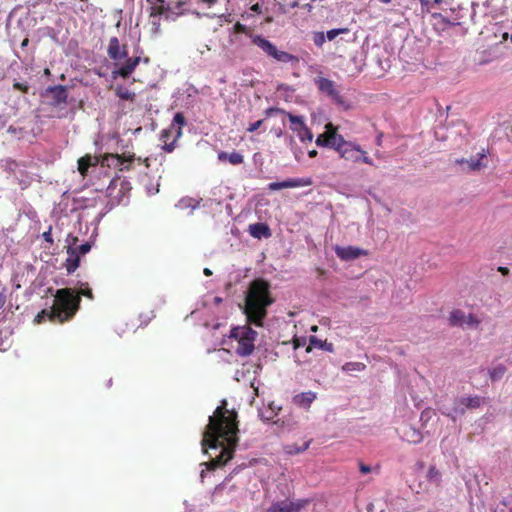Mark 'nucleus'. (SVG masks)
<instances>
[{
	"mask_svg": "<svg viewBox=\"0 0 512 512\" xmlns=\"http://www.w3.org/2000/svg\"><path fill=\"white\" fill-rule=\"evenodd\" d=\"M45 319L50 320V309H43L40 311L35 317V322L39 324L45 321Z\"/></svg>",
	"mask_w": 512,
	"mask_h": 512,
	"instance_id": "41",
	"label": "nucleus"
},
{
	"mask_svg": "<svg viewBox=\"0 0 512 512\" xmlns=\"http://www.w3.org/2000/svg\"><path fill=\"white\" fill-rule=\"evenodd\" d=\"M107 55L115 62H118L128 56L127 45H120L117 37H111L108 43Z\"/></svg>",
	"mask_w": 512,
	"mask_h": 512,
	"instance_id": "13",
	"label": "nucleus"
},
{
	"mask_svg": "<svg viewBox=\"0 0 512 512\" xmlns=\"http://www.w3.org/2000/svg\"><path fill=\"white\" fill-rule=\"evenodd\" d=\"M94 165L92 163V157L90 155H86L81 157L78 160V170L82 176H86L88 169L90 166Z\"/></svg>",
	"mask_w": 512,
	"mask_h": 512,
	"instance_id": "31",
	"label": "nucleus"
},
{
	"mask_svg": "<svg viewBox=\"0 0 512 512\" xmlns=\"http://www.w3.org/2000/svg\"><path fill=\"white\" fill-rule=\"evenodd\" d=\"M74 248L77 249V251L79 252V254L82 256V255H85L87 252L90 251L91 249V244L89 242H85L79 246H75L74 245Z\"/></svg>",
	"mask_w": 512,
	"mask_h": 512,
	"instance_id": "44",
	"label": "nucleus"
},
{
	"mask_svg": "<svg viewBox=\"0 0 512 512\" xmlns=\"http://www.w3.org/2000/svg\"><path fill=\"white\" fill-rule=\"evenodd\" d=\"M82 286H85L84 288L81 287L77 292H75V295H78L80 298L81 296H85L89 299H94V295L92 293V290L88 287V284H82Z\"/></svg>",
	"mask_w": 512,
	"mask_h": 512,
	"instance_id": "38",
	"label": "nucleus"
},
{
	"mask_svg": "<svg viewBox=\"0 0 512 512\" xmlns=\"http://www.w3.org/2000/svg\"><path fill=\"white\" fill-rule=\"evenodd\" d=\"M203 272H204V274H205L206 276H211V275H212V271H211L209 268H205V269L203 270Z\"/></svg>",
	"mask_w": 512,
	"mask_h": 512,
	"instance_id": "56",
	"label": "nucleus"
},
{
	"mask_svg": "<svg viewBox=\"0 0 512 512\" xmlns=\"http://www.w3.org/2000/svg\"><path fill=\"white\" fill-rule=\"evenodd\" d=\"M227 405V400L223 399L209 416L203 432L201 446L203 452L209 456L206 463L208 470L224 466L233 458L238 446V415L235 410H229Z\"/></svg>",
	"mask_w": 512,
	"mask_h": 512,
	"instance_id": "1",
	"label": "nucleus"
},
{
	"mask_svg": "<svg viewBox=\"0 0 512 512\" xmlns=\"http://www.w3.org/2000/svg\"><path fill=\"white\" fill-rule=\"evenodd\" d=\"M495 512H512V495L504 498L501 504L497 507Z\"/></svg>",
	"mask_w": 512,
	"mask_h": 512,
	"instance_id": "34",
	"label": "nucleus"
},
{
	"mask_svg": "<svg viewBox=\"0 0 512 512\" xmlns=\"http://www.w3.org/2000/svg\"><path fill=\"white\" fill-rule=\"evenodd\" d=\"M140 61L141 57L139 56L127 58L122 66L112 71L113 79H116L117 77H121L123 79L129 78L139 65Z\"/></svg>",
	"mask_w": 512,
	"mask_h": 512,
	"instance_id": "15",
	"label": "nucleus"
},
{
	"mask_svg": "<svg viewBox=\"0 0 512 512\" xmlns=\"http://www.w3.org/2000/svg\"><path fill=\"white\" fill-rule=\"evenodd\" d=\"M81 299L71 288L56 291L54 303L50 308V321L65 323L73 319L80 308Z\"/></svg>",
	"mask_w": 512,
	"mask_h": 512,
	"instance_id": "3",
	"label": "nucleus"
},
{
	"mask_svg": "<svg viewBox=\"0 0 512 512\" xmlns=\"http://www.w3.org/2000/svg\"><path fill=\"white\" fill-rule=\"evenodd\" d=\"M342 135L337 133V128L332 123L325 125V131L318 135L316 145L320 147L332 148L337 150V144L340 143Z\"/></svg>",
	"mask_w": 512,
	"mask_h": 512,
	"instance_id": "9",
	"label": "nucleus"
},
{
	"mask_svg": "<svg viewBox=\"0 0 512 512\" xmlns=\"http://www.w3.org/2000/svg\"><path fill=\"white\" fill-rule=\"evenodd\" d=\"M172 129H164L161 132V139L164 142L163 150L170 153L175 149V143L178 139L173 138L171 142H168L169 138L172 136Z\"/></svg>",
	"mask_w": 512,
	"mask_h": 512,
	"instance_id": "25",
	"label": "nucleus"
},
{
	"mask_svg": "<svg viewBox=\"0 0 512 512\" xmlns=\"http://www.w3.org/2000/svg\"><path fill=\"white\" fill-rule=\"evenodd\" d=\"M310 503L309 499L282 500L274 502L266 512H300Z\"/></svg>",
	"mask_w": 512,
	"mask_h": 512,
	"instance_id": "10",
	"label": "nucleus"
},
{
	"mask_svg": "<svg viewBox=\"0 0 512 512\" xmlns=\"http://www.w3.org/2000/svg\"><path fill=\"white\" fill-rule=\"evenodd\" d=\"M335 253L343 261H351L368 255V251L354 246H336Z\"/></svg>",
	"mask_w": 512,
	"mask_h": 512,
	"instance_id": "14",
	"label": "nucleus"
},
{
	"mask_svg": "<svg viewBox=\"0 0 512 512\" xmlns=\"http://www.w3.org/2000/svg\"><path fill=\"white\" fill-rule=\"evenodd\" d=\"M42 237H43V238H44V240H45L46 242H48L50 245H52V244H53V239H52V235H51V226H49L48 231L43 232Z\"/></svg>",
	"mask_w": 512,
	"mask_h": 512,
	"instance_id": "48",
	"label": "nucleus"
},
{
	"mask_svg": "<svg viewBox=\"0 0 512 512\" xmlns=\"http://www.w3.org/2000/svg\"><path fill=\"white\" fill-rule=\"evenodd\" d=\"M132 187L129 181L126 179L116 176L111 181L107 188L108 194L113 199L121 202L131 191Z\"/></svg>",
	"mask_w": 512,
	"mask_h": 512,
	"instance_id": "11",
	"label": "nucleus"
},
{
	"mask_svg": "<svg viewBox=\"0 0 512 512\" xmlns=\"http://www.w3.org/2000/svg\"><path fill=\"white\" fill-rule=\"evenodd\" d=\"M308 155L310 158H314L317 156V151L316 150H311L308 152Z\"/></svg>",
	"mask_w": 512,
	"mask_h": 512,
	"instance_id": "55",
	"label": "nucleus"
},
{
	"mask_svg": "<svg viewBox=\"0 0 512 512\" xmlns=\"http://www.w3.org/2000/svg\"><path fill=\"white\" fill-rule=\"evenodd\" d=\"M459 405L463 406L460 412L463 413L465 408L476 409L482 404V398L480 396H468L462 397L458 400Z\"/></svg>",
	"mask_w": 512,
	"mask_h": 512,
	"instance_id": "22",
	"label": "nucleus"
},
{
	"mask_svg": "<svg viewBox=\"0 0 512 512\" xmlns=\"http://www.w3.org/2000/svg\"><path fill=\"white\" fill-rule=\"evenodd\" d=\"M316 398L317 394L315 392L308 391L294 395L292 402L294 405L308 410Z\"/></svg>",
	"mask_w": 512,
	"mask_h": 512,
	"instance_id": "19",
	"label": "nucleus"
},
{
	"mask_svg": "<svg viewBox=\"0 0 512 512\" xmlns=\"http://www.w3.org/2000/svg\"><path fill=\"white\" fill-rule=\"evenodd\" d=\"M422 7H427V10H429L430 0H420Z\"/></svg>",
	"mask_w": 512,
	"mask_h": 512,
	"instance_id": "53",
	"label": "nucleus"
},
{
	"mask_svg": "<svg viewBox=\"0 0 512 512\" xmlns=\"http://www.w3.org/2000/svg\"><path fill=\"white\" fill-rule=\"evenodd\" d=\"M198 205H199V202L196 201L193 198H183V199H181L178 202L177 207L180 208V209H185V208H192V209H194Z\"/></svg>",
	"mask_w": 512,
	"mask_h": 512,
	"instance_id": "35",
	"label": "nucleus"
},
{
	"mask_svg": "<svg viewBox=\"0 0 512 512\" xmlns=\"http://www.w3.org/2000/svg\"><path fill=\"white\" fill-rule=\"evenodd\" d=\"M272 302L269 283L263 279L252 281L245 298L244 307L248 323L258 327L263 326V320L267 315V307Z\"/></svg>",
	"mask_w": 512,
	"mask_h": 512,
	"instance_id": "2",
	"label": "nucleus"
},
{
	"mask_svg": "<svg viewBox=\"0 0 512 512\" xmlns=\"http://www.w3.org/2000/svg\"><path fill=\"white\" fill-rule=\"evenodd\" d=\"M252 42L258 46L264 53L280 63H289L292 66H297L300 62L299 57L288 53L286 51L278 50L269 40L265 39L261 35L252 36Z\"/></svg>",
	"mask_w": 512,
	"mask_h": 512,
	"instance_id": "6",
	"label": "nucleus"
},
{
	"mask_svg": "<svg viewBox=\"0 0 512 512\" xmlns=\"http://www.w3.org/2000/svg\"><path fill=\"white\" fill-rule=\"evenodd\" d=\"M510 41H511V43H512V33H511V36H510Z\"/></svg>",
	"mask_w": 512,
	"mask_h": 512,
	"instance_id": "64",
	"label": "nucleus"
},
{
	"mask_svg": "<svg viewBox=\"0 0 512 512\" xmlns=\"http://www.w3.org/2000/svg\"><path fill=\"white\" fill-rule=\"evenodd\" d=\"M312 40L317 47H322L323 44L325 43L326 36L324 35L323 32H313Z\"/></svg>",
	"mask_w": 512,
	"mask_h": 512,
	"instance_id": "39",
	"label": "nucleus"
},
{
	"mask_svg": "<svg viewBox=\"0 0 512 512\" xmlns=\"http://www.w3.org/2000/svg\"><path fill=\"white\" fill-rule=\"evenodd\" d=\"M14 89L19 90L23 93H27L29 90V86L25 83L15 82L13 84Z\"/></svg>",
	"mask_w": 512,
	"mask_h": 512,
	"instance_id": "45",
	"label": "nucleus"
},
{
	"mask_svg": "<svg viewBox=\"0 0 512 512\" xmlns=\"http://www.w3.org/2000/svg\"><path fill=\"white\" fill-rule=\"evenodd\" d=\"M311 442H312V440H307L300 446L295 443L286 444L283 446V451L287 455H297V454H300V453L306 451L309 448Z\"/></svg>",
	"mask_w": 512,
	"mask_h": 512,
	"instance_id": "23",
	"label": "nucleus"
},
{
	"mask_svg": "<svg viewBox=\"0 0 512 512\" xmlns=\"http://www.w3.org/2000/svg\"><path fill=\"white\" fill-rule=\"evenodd\" d=\"M217 157L219 161L229 162L232 165H240L244 162V156L237 151H233L231 153L221 151L218 153Z\"/></svg>",
	"mask_w": 512,
	"mask_h": 512,
	"instance_id": "21",
	"label": "nucleus"
},
{
	"mask_svg": "<svg viewBox=\"0 0 512 512\" xmlns=\"http://www.w3.org/2000/svg\"><path fill=\"white\" fill-rule=\"evenodd\" d=\"M427 480L436 486H439L442 480L440 471L435 466H430L427 472Z\"/></svg>",
	"mask_w": 512,
	"mask_h": 512,
	"instance_id": "30",
	"label": "nucleus"
},
{
	"mask_svg": "<svg viewBox=\"0 0 512 512\" xmlns=\"http://www.w3.org/2000/svg\"><path fill=\"white\" fill-rule=\"evenodd\" d=\"M291 129L297 134L301 142H311L313 140V134L306 124L304 126L291 127Z\"/></svg>",
	"mask_w": 512,
	"mask_h": 512,
	"instance_id": "27",
	"label": "nucleus"
},
{
	"mask_svg": "<svg viewBox=\"0 0 512 512\" xmlns=\"http://www.w3.org/2000/svg\"><path fill=\"white\" fill-rule=\"evenodd\" d=\"M177 4H178V7H180L183 4H185V1L184 0H178Z\"/></svg>",
	"mask_w": 512,
	"mask_h": 512,
	"instance_id": "60",
	"label": "nucleus"
},
{
	"mask_svg": "<svg viewBox=\"0 0 512 512\" xmlns=\"http://www.w3.org/2000/svg\"><path fill=\"white\" fill-rule=\"evenodd\" d=\"M442 2H443V0H433V3H434V4H440V3H442Z\"/></svg>",
	"mask_w": 512,
	"mask_h": 512,
	"instance_id": "61",
	"label": "nucleus"
},
{
	"mask_svg": "<svg viewBox=\"0 0 512 512\" xmlns=\"http://www.w3.org/2000/svg\"><path fill=\"white\" fill-rule=\"evenodd\" d=\"M76 242H77V237H74L73 242L68 246V249H67L68 257L64 263V266H65L68 274L73 273L80 265L81 255L79 254L77 249L74 248V245H76Z\"/></svg>",
	"mask_w": 512,
	"mask_h": 512,
	"instance_id": "16",
	"label": "nucleus"
},
{
	"mask_svg": "<svg viewBox=\"0 0 512 512\" xmlns=\"http://www.w3.org/2000/svg\"><path fill=\"white\" fill-rule=\"evenodd\" d=\"M257 332L249 325L236 326L230 330L229 337L237 341L235 351L239 356H249L255 349Z\"/></svg>",
	"mask_w": 512,
	"mask_h": 512,
	"instance_id": "4",
	"label": "nucleus"
},
{
	"mask_svg": "<svg viewBox=\"0 0 512 512\" xmlns=\"http://www.w3.org/2000/svg\"><path fill=\"white\" fill-rule=\"evenodd\" d=\"M348 28L331 29L327 31L326 37L329 41L334 40L338 35L348 33Z\"/></svg>",
	"mask_w": 512,
	"mask_h": 512,
	"instance_id": "37",
	"label": "nucleus"
},
{
	"mask_svg": "<svg viewBox=\"0 0 512 512\" xmlns=\"http://www.w3.org/2000/svg\"><path fill=\"white\" fill-rule=\"evenodd\" d=\"M506 371V367L503 364H499L496 367L489 370V377L493 382L498 381L504 376Z\"/></svg>",
	"mask_w": 512,
	"mask_h": 512,
	"instance_id": "33",
	"label": "nucleus"
},
{
	"mask_svg": "<svg viewBox=\"0 0 512 512\" xmlns=\"http://www.w3.org/2000/svg\"><path fill=\"white\" fill-rule=\"evenodd\" d=\"M305 9H307L309 12L312 10L313 6L310 3H306L303 5Z\"/></svg>",
	"mask_w": 512,
	"mask_h": 512,
	"instance_id": "57",
	"label": "nucleus"
},
{
	"mask_svg": "<svg viewBox=\"0 0 512 512\" xmlns=\"http://www.w3.org/2000/svg\"><path fill=\"white\" fill-rule=\"evenodd\" d=\"M262 123H263V120H258L256 122L250 123L248 128H247V131L248 132H255L256 130H258L260 128Z\"/></svg>",
	"mask_w": 512,
	"mask_h": 512,
	"instance_id": "46",
	"label": "nucleus"
},
{
	"mask_svg": "<svg viewBox=\"0 0 512 512\" xmlns=\"http://www.w3.org/2000/svg\"><path fill=\"white\" fill-rule=\"evenodd\" d=\"M318 88L321 92L326 93L337 103L343 104V97L336 89L335 84L332 80H329L327 78H320L318 81Z\"/></svg>",
	"mask_w": 512,
	"mask_h": 512,
	"instance_id": "17",
	"label": "nucleus"
},
{
	"mask_svg": "<svg viewBox=\"0 0 512 512\" xmlns=\"http://www.w3.org/2000/svg\"><path fill=\"white\" fill-rule=\"evenodd\" d=\"M498 271H499L502 275H504V276H507V275H509V273H510L509 269H508L507 267H504V266H499V267H498Z\"/></svg>",
	"mask_w": 512,
	"mask_h": 512,
	"instance_id": "50",
	"label": "nucleus"
},
{
	"mask_svg": "<svg viewBox=\"0 0 512 512\" xmlns=\"http://www.w3.org/2000/svg\"><path fill=\"white\" fill-rule=\"evenodd\" d=\"M449 324L450 326H463L466 321L465 313L460 309H454L449 316Z\"/></svg>",
	"mask_w": 512,
	"mask_h": 512,
	"instance_id": "24",
	"label": "nucleus"
},
{
	"mask_svg": "<svg viewBox=\"0 0 512 512\" xmlns=\"http://www.w3.org/2000/svg\"><path fill=\"white\" fill-rule=\"evenodd\" d=\"M316 330H317V326H313L312 331H316Z\"/></svg>",
	"mask_w": 512,
	"mask_h": 512,
	"instance_id": "63",
	"label": "nucleus"
},
{
	"mask_svg": "<svg viewBox=\"0 0 512 512\" xmlns=\"http://www.w3.org/2000/svg\"><path fill=\"white\" fill-rule=\"evenodd\" d=\"M408 433L411 434L410 437L407 439L409 442H412V443H419V442H421L422 435L418 431H416L415 429L411 428L408 431Z\"/></svg>",
	"mask_w": 512,
	"mask_h": 512,
	"instance_id": "42",
	"label": "nucleus"
},
{
	"mask_svg": "<svg viewBox=\"0 0 512 512\" xmlns=\"http://www.w3.org/2000/svg\"><path fill=\"white\" fill-rule=\"evenodd\" d=\"M312 184L311 178H291L281 182H272L269 183L268 189L271 191H276L280 189L286 188H296V187H304L310 186Z\"/></svg>",
	"mask_w": 512,
	"mask_h": 512,
	"instance_id": "12",
	"label": "nucleus"
},
{
	"mask_svg": "<svg viewBox=\"0 0 512 512\" xmlns=\"http://www.w3.org/2000/svg\"><path fill=\"white\" fill-rule=\"evenodd\" d=\"M299 4H300V1H299V0H296V1H294L293 3H291V7H292V8H295V7L299 6Z\"/></svg>",
	"mask_w": 512,
	"mask_h": 512,
	"instance_id": "58",
	"label": "nucleus"
},
{
	"mask_svg": "<svg viewBox=\"0 0 512 512\" xmlns=\"http://www.w3.org/2000/svg\"><path fill=\"white\" fill-rule=\"evenodd\" d=\"M359 470L362 474H367L371 472V467L369 465H366L364 463L359 464Z\"/></svg>",
	"mask_w": 512,
	"mask_h": 512,
	"instance_id": "49",
	"label": "nucleus"
},
{
	"mask_svg": "<svg viewBox=\"0 0 512 512\" xmlns=\"http://www.w3.org/2000/svg\"><path fill=\"white\" fill-rule=\"evenodd\" d=\"M336 152L346 161H350L352 163L363 162L368 165H374L373 160L367 156L366 151L356 143L346 141L344 137H342L340 143L337 144Z\"/></svg>",
	"mask_w": 512,
	"mask_h": 512,
	"instance_id": "7",
	"label": "nucleus"
},
{
	"mask_svg": "<svg viewBox=\"0 0 512 512\" xmlns=\"http://www.w3.org/2000/svg\"><path fill=\"white\" fill-rule=\"evenodd\" d=\"M378 1L383 4H389V3H391L392 0H378Z\"/></svg>",
	"mask_w": 512,
	"mask_h": 512,
	"instance_id": "59",
	"label": "nucleus"
},
{
	"mask_svg": "<svg viewBox=\"0 0 512 512\" xmlns=\"http://www.w3.org/2000/svg\"><path fill=\"white\" fill-rule=\"evenodd\" d=\"M47 92L51 94L52 97V104L55 106H59L62 104H65L68 99V93L66 86L63 85H56L49 87L47 89Z\"/></svg>",
	"mask_w": 512,
	"mask_h": 512,
	"instance_id": "18",
	"label": "nucleus"
},
{
	"mask_svg": "<svg viewBox=\"0 0 512 512\" xmlns=\"http://www.w3.org/2000/svg\"><path fill=\"white\" fill-rule=\"evenodd\" d=\"M107 165L108 167H113L118 169L119 171H129L134 167L135 164L142 165L144 164L146 168L149 167V159L145 158L142 160L140 157L136 158L134 154L125 156L119 154H108L104 157L102 161V165Z\"/></svg>",
	"mask_w": 512,
	"mask_h": 512,
	"instance_id": "8",
	"label": "nucleus"
},
{
	"mask_svg": "<svg viewBox=\"0 0 512 512\" xmlns=\"http://www.w3.org/2000/svg\"><path fill=\"white\" fill-rule=\"evenodd\" d=\"M234 31L236 33H246L247 32V27L240 23V22H237L235 25H234Z\"/></svg>",
	"mask_w": 512,
	"mask_h": 512,
	"instance_id": "47",
	"label": "nucleus"
},
{
	"mask_svg": "<svg viewBox=\"0 0 512 512\" xmlns=\"http://www.w3.org/2000/svg\"><path fill=\"white\" fill-rule=\"evenodd\" d=\"M485 158V155L479 154L478 158H470L469 160L466 159H457L455 161L456 164L460 165L462 167V170L464 171H476L480 170L482 167H484V164L481 162L482 159Z\"/></svg>",
	"mask_w": 512,
	"mask_h": 512,
	"instance_id": "20",
	"label": "nucleus"
},
{
	"mask_svg": "<svg viewBox=\"0 0 512 512\" xmlns=\"http://www.w3.org/2000/svg\"><path fill=\"white\" fill-rule=\"evenodd\" d=\"M311 346L318 347L320 349H323V350H326V351H329V352L333 351V344L332 343H327L326 341H322V340L318 339L315 336H311V338H310V346L307 348V351L311 350Z\"/></svg>",
	"mask_w": 512,
	"mask_h": 512,
	"instance_id": "28",
	"label": "nucleus"
},
{
	"mask_svg": "<svg viewBox=\"0 0 512 512\" xmlns=\"http://www.w3.org/2000/svg\"><path fill=\"white\" fill-rule=\"evenodd\" d=\"M365 364L360 362H348L343 365L342 369L344 371L350 372V371H362L365 369Z\"/></svg>",
	"mask_w": 512,
	"mask_h": 512,
	"instance_id": "36",
	"label": "nucleus"
},
{
	"mask_svg": "<svg viewBox=\"0 0 512 512\" xmlns=\"http://www.w3.org/2000/svg\"><path fill=\"white\" fill-rule=\"evenodd\" d=\"M465 324H467L470 327H477L480 324V320L475 315L469 314L468 316H466Z\"/></svg>",
	"mask_w": 512,
	"mask_h": 512,
	"instance_id": "43",
	"label": "nucleus"
},
{
	"mask_svg": "<svg viewBox=\"0 0 512 512\" xmlns=\"http://www.w3.org/2000/svg\"><path fill=\"white\" fill-rule=\"evenodd\" d=\"M185 4L178 7V0H176L175 8L178 9V12H175L176 16L182 15L187 11L183 8L186 5L187 0H184ZM150 3L149 7V17L151 18V24L153 25L155 31H158L161 25V17L164 16L165 19H170L171 15L174 14L172 8L169 4L166 3L165 0H147Z\"/></svg>",
	"mask_w": 512,
	"mask_h": 512,
	"instance_id": "5",
	"label": "nucleus"
},
{
	"mask_svg": "<svg viewBox=\"0 0 512 512\" xmlns=\"http://www.w3.org/2000/svg\"><path fill=\"white\" fill-rule=\"evenodd\" d=\"M288 118L289 121L291 122V127H299L305 125L303 118L301 116H296L291 113H288Z\"/></svg>",
	"mask_w": 512,
	"mask_h": 512,
	"instance_id": "40",
	"label": "nucleus"
},
{
	"mask_svg": "<svg viewBox=\"0 0 512 512\" xmlns=\"http://www.w3.org/2000/svg\"><path fill=\"white\" fill-rule=\"evenodd\" d=\"M6 302V296L3 292H0V308H2L4 306Z\"/></svg>",
	"mask_w": 512,
	"mask_h": 512,
	"instance_id": "51",
	"label": "nucleus"
},
{
	"mask_svg": "<svg viewBox=\"0 0 512 512\" xmlns=\"http://www.w3.org/2000/svg\"><path fill=\"white\" fill-rule=\"evenodd\" d=\"M270 408H271L272 410H275V409H276V406H274V405H273V403H272V404H270Z\"/></svg>",
	"mask_w": 512,
	"mask_h": 512,
	"instance_id": "62",
	"label": "nucleus"
},
{
	"mask_svg": "<svg viewBox=\"0 0 512 512\" xmlns=\"http://www.w3.org/2000/svg\"><path fill=\"white\" fill-rule=\"evenodd\" d=\"M28 44H29V39H28V38H25V39L22 41V43H21V47H22V48H25V47H27V46H28Z\"/></svg>",
	"mask_w": 512,
	"mask_h": 512,
	"instance_id": "54",
	"label": "nucleus"
},
{
	"mask_svg": "<svg viewBox=\"0 0 512 512\" xmlns=\"http://www.w3.org/2000/svg\"><path fill=\"white\" fill-rule=\"evenodd\" d=\"M173 124L178 125L175 139H179L182 135V127L186 125V119L182 112H177L173 118Z\"/></svg>",
	"mask_w": 512,
	"mask_h": 512,
	"instance_id": "32",
	"label": "nucleus"
},
{
	"mask_svg": "<svg viewBox=\"0 0 512 512\" xmlns=\"http://www.w3.org/2000/svg\"><path fill=\"white\" fill-rule=\"evenodd\" d=\"M251 10H252V11H254V12L260 13V12H261L260 5H259L258 3L254 4V5L251 7Z\"/></svg>",
	"mask_w": 512,
	"mask_h": 512,
	"instance_id": "52",
	"label": "nucleus"
},
{
	"mask_svg": "<svg viewBox=\"0 0 512 512\" xmlns=\"http://www.w3.org/2000/svg\"><path fill=\"white\" fill-rule=\"evenodd\" d=\"M115 94L121 99L133 102L136 98V94L123 86H117Z\"/></svg>",
	"mask_w": 512,
	"mask_h": 512,
	"instance_id": "29",
	"label": "nucleus"
},
{
	"mask_svg": "<svg viewBox=\"0 0 512 512\" xmlns=\"http://www.w3.org/2000/svg\"><path fill=\"white\" fill-rule=\"evenodd\" d=\"M249 233L257 239L269 238L271 236L269 226H249Z\"/></svg>",
	"mask_w": 512,
	"mask_h": 512,
	"instance_id": "26",
	"label": "nucleus"
}]
</instances>
